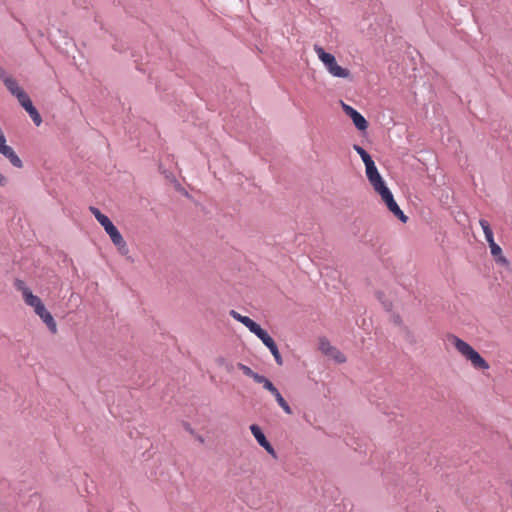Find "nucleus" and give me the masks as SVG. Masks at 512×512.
Wrapping results in <instances>:
<instances>
[{
  "label": "nucleus",
  "mask_w": 512,
  "mask_h": 512,
  "mask_svg": "<svg viewBox=\"0 0 512 512\" xmlns=\"http://www.w3.org/2000/svg\"><path fill=\"white\" fill-rule=\"evenodd\" d=\"M365 168L367 178L375 191L379 190L380 188L386 185L382 176L378 172V169L374 161L371 163H367V165H365Z\"/></svg>",
  "instance_id": "nucleus-9"
},
{
  "label": "nucleus",
  "mask_w": 512,
  "mask_h": 512,
  "mask_svg": "<svg viewBox=\"0 0 512 512\" xmlns=\"http://www.w3.org/2000/svg\"><path fill=\"white\" fill-rule=\"evenodd\" d=\"M319 349H320V351L323 354H325L326 356L332 358L337 363H344V362H346L345 355L339 349H337L336 347L332 346L330 344V342L327 339H325V338L320 339V341H319Z\"/></svg>",
  "instance_id": "nucleus-7"
},
{
  "label": "nucleus",
  "mask_w": 512,
  "mask_h": 512,
  "mask_svg": "<svg viewBox=\"0 0 512 512\" xmlns=\"http://www.w3.org/2000/svg\"><path fill=\"white\" fill-rule=\"evenodd\" d=\"M0 154L6 157L14 167H23L22 160L18 157L13 148L7 145L6 137L0 140Z\"/></svg>",
  "instance_id": "nucleus-11"
},
{
  "label": "nucleus",
  "mask_w": 512,
  "mask_h": 512,
  "mask_svg": "<svg viewBox=\"0 0 512 512\" xmlns=\"http://www.w3.org/2000/svg\"><path fill=\"white\" fill-rule=\"evenodd\" d=\"M380 196L382 201L387 206L388 210L393 213L394 216H396L398 219H400L403 223L407 221V216L403 213V211L400 209L396 201L394 200V197L391 193V191L388 189V187L385 185L384 187L380 188L376 191Z\"/></svg>",
  "instance_id": "nucleus-6"
},
{
  "label": "nucleus",
  "mask_w": 512,
  "mask_h": 512,
  "mask_svg": "<svg viewBox=\"0 0 512 512\" xmlns=\"http://www.w3.org/2000/svg\"><path fill=\"white\" fill-rule=\"evenodd\" d=\"M107 234L109 235L112 243L118 248V250L121 253L127 252L126 242L116 227L113 228L111 231L107 232Z\"/></svg>",
  "instance_id": "nucleus-14"
},
{
  "label": "nucleus",
  "mask_w": 512,
  "mask_h": 512,
  "mask_svg": "<svg viewBox=\"0 0 512 512\" xmlns=\"http://www.w3.org/2000/svg\"><path fill=\"white\" fill-rule=\"evenodd\" d=\"M89 210L100 223V225L104 228L106 233L115 228V225L112 223V221L106 215L101 213L98 208L91 206Z\"/></svg>",
  "instance_id": "nucleus-12"
},
{
  "label": "nucleus",
  "mask_w": 512,
  "mask_h": 512,
  "mask_svg": "<svg viewBox=\"0 0 512 512\" xmlns=\"http://www.w3.org/2000/svg\"><path fill=\"white\" fill-rule=\"evenodd\" d=\"M263 387L269 391L272 395H275L278 392V389L274 386V384L267 379V381L264 383Z\"/></svg>",
  "instance_id": "nucleus-20"
},
{
  "label": "nucleus",
  "mask_w": 512,
  "mask_h": 512,
  "mask_svg": "<svg viewBox=\"0 0 512 512\" xmlns=\"http://www.w3.org/2000/svg\"><path fill=\"white\" fill-rule=\"evenodd\" d=\"M89 210L100 223V225L104 228L106 233L115 228V225L112 223V221L106 215L101 213L98 208L91 206Z\"/></svg>",
  "instance_id": "nucleus-13"
},
{
  "label": "nucleus",
  "mask_w": 512,
  "mask_h": 512,
  "mask_svg": "<svg viewBox=\"0 0 512 512\" xmlns=\"http://www.w3.org/2000/svg\"><path fill=\"white\" fill-rule=\"evenodd\" d=\"M488 244H489L490 252H491L492 256L495 258L496 262L499 264H502V265H507L508 260L502 254L501 247L494 240H492V242H488Z\"/></svg>",
  "instance_id": "nucleus-15"
},
{
  "label": "nucleus",
  "mask_w": 512,
  "mask_h": 512,
  "mask_svg": "<svg viewBox=\"0 0 512 512\" xmlns=\"http://www.w3.org/2000/svg\"><path fill=\"white\" fill-rule=\"evenodd\" d=\"M4 84L9 92L18 99L20 105L27 111L35 125L39 126L42 123V118L37 109L33 106L29 96L22 88L19 87L17 81L9 76L7 79H5Z\"/></svg>",
  "instance_id": "nucleus-4"
},
{
  "label": "nucleus",
  "mask_w": 512,
  "mask_h": 512,
  "mask_svg": "<svg viewBox=\"0 0 512 512\" xmlns=\"http://www.w3.org/2000/svg\"><path fill=\"white\" fill-rule=\"evenodd\" d=\"M229 314L236 321L242 323L245 327H247L250 332L255 334L263 342V344L272 353V355L278 365L283 364L282 356L279 353V350H278V347H277L275 341L264 329H262L260 327V325H258L256 322H254L248 316H243L235 310H231L229 312Z\"/></svg>",
  "instance_id": "nucleus-2"
},
{
  "label": "nucleus",
  "mask_w": 512,
  "mask_h": 512,
  "mask_svg": "<svg viewBox=\"0 0 512 512\" xmlns=\"http://www.w3.org/2000/svg\"><path fill=\"white\" fill-rule=\"evenodd\" d=\"M6 183L5 177L0 173V185L3 186Z\"/></svg>",
  "instance_id": "nucleus-23"
},
{
  "label": "nucleus",
  "mask_w": 512,
  "mask_h": 512,
  "mask_svg": "<svg viewBox=\"0 0 512 512\" xmlns=\"http://www.w3.org/2000/svg\"><path fill=\"white\" fill-rule=\"evenodd\" d=\"M15 288L22 293L23 300L27 306L33 308L35 314L45 323L51 333H57V324L52 314L45 308L42 300L32 293L24 281L16 279L14 282Z\"/></svg>",
  "instance_id": "nucleus-1"
},
{
  "label": "nucleus",
  "mask_w": 512,
  "mask_h": 512,
  "mask_svg": "<svg viewBox=\"0 0 512 512\" xmlns=\"http://www.w3.org/2000/svg\"><path fill=\"white\" fill-rule=\"evenodd\" d=\"M314 51L317 54L318 58L322 61L327 71L333 76L337 78H348L350 76V71L347 68H343L337 64L336 58L334 55L327 53L321 46L314 45Z\"/></svg>",
  "instance_id": "nucleus-5"
},
{
  "label": "nucleus",
  "mask_w": 512,
  "mask_h": 512,
  "mask_svg": "<svg viewBox=\"0 0 512 512\" xmlns=\"http://www.w3.org/2000/svg\"><path fill=\"white\" fill-rule=\"evenodd\" d=\"M479 224L484 232V235H485V238H486V241L487 242H492V240H494V235H493V231L490 227V224L487 220L485 219H480L479 220Z\"/></svg>",
  "instance_id": "nucleus-16"
},
{
  "label": "nucleus",
  "mask_w": 512,
  "mask_h": 512,
  "mask_svg": "<svg viewBox=\"0 0 512 512\" xmlns=\"http://www.w3.org/2000/svg\"><path fill=\"white\" fill-rule=\"evenodd\" d=\"M353 148L358 153V155L361 157V159H362V161L364 162L365 165H367V163L373 162L371 156L361 146L354 145Z\"/></svg>",
  "instance_id": "nucleus-17"
},
{
  "label": "nucleus",
  "mask_w": 512,
  "mask_h": 512,
  "mask_svg": "<svg viewBox=\"0 0 512 512\" xmlns=\"http://www.w3.org/2000/svg\"><path fill=\"white\" fill-rule=\"evenodd\" d=\"M273 396L275 397L277 403L284 410L285 413L292 414V410H291L290 406L285 401V399L282 397V395L280 394L279 391Z\"/></svg>",
  "instance_id": "nucleus-18"
},
{
  "label": "nucleus",
  "mask_w": 512,
  "mask_h": 512,
  "mask_svg": "<svg viewBox=\"0 0 512 512\" xmlns=\"http://www.w3.org/2000/svg\"><path fill=\"white\" fill-rule=\"evenodd\" d=\"M446 341L451 344L474 369L480 371L490 369L489 363L466 341L454 334H447Z\"/></svg>",
  "instance_id": "nucleus-3"
},
{
  "label": "nucleus",
  "mask_w": 512,
  "mask_h": 512,
  "mask_svg": "<svg viewBox=\"0 0 512 512\" xmlns=\"http://www.w3.org/2000/svg\"><path fill=\"white\" fill-rule=\"evenodd\" d=\"M342 109L345 112V114L348 115L352 119L355 127L358 130H360V131L367 130V128H368L367 120L356 109H354L352 106H350L348 104H345L344 102H342Z\"/></svg>",
  "instance_id": "nucleus-8"
},
{
  "label": "nucleus",
  "mask_w": 512,
  "mask_h": 512,
  "mask_svg": "<svg viewBox=\"0 0 512 512\" xmlns=\"http://www.w3.org/2000/svg\"><path fill=\"white\" fill-rule=\"evenodd\" d=\"M237 367H238V369H240L243 372L244 375H246L250 378H252L253 375L255 374V372L250 367H248L247 365H244L242 363H238Z\"/></svg>",
  "instance_id": "nucleus-19"
},
{
  "label": "nucleus",
  "mask_w": 512,
  "mask_h": 512,
  "mask_svg": "<svg viewBox=\"0 0 512 512\" xmlns=\"http://www.w3.org/2000/svg\"><path fill=\"white\" fill-rule=\"evenodd\" d=\"M251 433L257 440L258 444L263 447L272 457L277 458V454L275 452V449L273 446L269 443V441L266 439L264 433L262 432L261 428L256 425L252 424L250 426Z\"/></svg>",
  "instance_id": "nucleus-10"
},
{
  "label": "nucleus",
  "mask_w": 512,
  "mask_h": 512,
  "mask_svg": "<svg viewBox=\"0 0 512 512\" xmlns=\"http://www.w3.org/2000/svg\"><path fill=\"white\" fill-rule=\"evenodd\" d=\"M8 77H9V75L5 72V70H4V69H2V68L0 67V78L2 79V81L4 82V81H5V79H7Z\"/></svg>",
  "instance_id": "nucleus-22"
},
{
  "label": "nucleus",
  "mask_w": 512,
  "mask_h": 512,
  "mask_svg": "<svg viewBox=\"0 0 512 512\" xmlns=\"http://www.w3.org/2000/svg\"><path fill=\"white\" fill-rule=\"evenodd\" d=\"M252 379L256 382V383H259V384H262L264 385V383L267 381V378L263 375H260L258 373L255 372V374L253 375Z\"/></svg>",
  "instance_id": "nucleus-21"
}]
</instances>
